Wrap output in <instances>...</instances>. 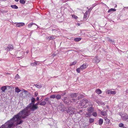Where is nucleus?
<instances>
[{
	"mask_svg": "<svg viewBox=\"0 0 128 128\" xmlns=\"http://www.w3.org/2000/svg\"><path fill=\"white\" fill-rule=\"evenodd\" d=\"M8 12V10H1L0 11V12H1V13H6L7 12Z\"/></svg>",
	"mask_w": 128,
	"mask_h": 128,
	"instance_id": "nucleus-38",
	"label": "nucleus"
},
{
	"mask_svg": "<svg viewBox=\"0 0 128 128\" xmlns=\"http://www.w3.org/2000/svg\"><path fill=\"white\" fill-rule=\"evenodd\" d=\"M87 15H86V14H84V18H87Z\"/></svg>",
	"mask_w": 128,
	"mask_h": 128,
	"instance_id": "nucleus-44",
	"label": "nucleus"
},
{
	"mask_svg": "<svg viewBox=\"0 0 128 128\" xmlns=\"http://www.w3.org/2000/svg\"><path fill=\"white\" fill-rule=\"evenodd\" d=\"M28 52H26V53H28Z\"/></svg>",
	"mask_w": 128,
	"mask_h": 128,
	"instance_id": "nucleus-56",
	"label": "nucleus"
},
{
	"mask_svg": "<svg viewBox=\"0 0 128 128\" xmlns=\"http://www.w3.org/2000/svg\"><path fill=\"white\" fill-rule=\"evenodd\" d=\"M88 10L86 11V12L84 14H86V15H88Z\"/></svg>",
	"mask_w": 128,
	"mask_h": 128,
	"instance_id": "nucleus-47",
	"label": "nucleus"
},
{
	"mask_svg": "<svg viewBox=\"0 0 128 128\" xmlns=\"http://www.w3.org/2000/svg\"><path fill=\"white\" fill-rule=\"evenodd\" d=\"M56 98L57 100H59L61 98V96L60 94H58L56 96Z\"/></svg>",
	"mask_w": 128,
	"mask_h": 128,
	"instance_id": "nucleus-26",
	"label": "nucleus"
},
{
	"mask_svg": "<svg viewBox=\"0 0 128 128\" xmlns=\"http://www.w3.org/2000/svg\"><path fill=\"white\" fill-rule=\"evenodd\" d=\"M39 102H38L36 103L35 104H34L31 107V108L29 110L32 111H34L35 110H36L38 109V107L37 106L39 104Z\"/></svg>",
	"mask_w": 128,
	"mask_h": 128,
	"instance_id": "nucleus-4",
	"label": "nucleus"
},
{
	"mask_svg": "<svg viewBox=\"0 0 128 128\" xmlns=\"http://www.w3.org/2000/svg\"><path fill=\"white\" fill-rule=\"evenodd\" d=\"M23 91L24 92H27V90H25L24 89L23 90Z\"/></svg>",
	"mask_w": 128,
	"mask_h": 128,
	"instance_id": "nucleus-52",
	"label": "nucleus"
},
{
	"mask_svg": "<svg viewBox=\"0 0 128 128\" xmlns=\"http://www.w3.org/2000/svg\"><path fill=\"white\" fill-rule=\"evenodd\" d=\"M39 98L38 97H37L36 98V100H39Z\"/></svg>",
	"mask_w": 128,
	"mask_h": 128,
	"instance_id": "nucleus-48",
	"label": "nucleus"
},
{
	"mask_svg": "<svg viewBox=\"0 0 128 128\" xmlns=\"http://www.w3.org/2000/svg\"><path fill=\"white\" fill-rule=\"evenodd\" d=\"M82 102H82V105H83L82 104H84V102L86 103H87L88 102V100H82Z\"/></svg>",
	"mask_w": 128,
	"mask_h": 128,
	"instance_id": "nucleus-30",
	"label": "nucleus"
},
{
	"mask_svg": "<svg viewBox=\"0 0 128 128\" xmlns=\"http://www.w3.org/2000/svg\"><path fill=\"white\" fill-rule=\"evenodd\" d=\"M101 59L99 58L98 56H96L93 59L92 62L94 63H96L97 64L100 61Z\"/></svg>",
	"mask_w": 128,
	"mask_h": 128,
	"instance_id": "nucleus-5",
	"label": "nucleus"
},
{
	"mask_svg": "<svg viewBox=\"0 0 128 128\" xmlns=\"http://www.w3.org/2000/svg\"><path fill=\"white\" fill-rule=\"evenodd\" d=\"M26 117L23 114L20 112L18 114L15 115L10 120L8 121L4 124L6 128H13L14 126V121L16 122V125L20 124L23 122V120H21V118L24 119Z\"/></svg>",
	"mask_w": 128,
	"mask_h": 128,
	"instance_id": "nucleus-1",
	"label": "nucleus"
},
{
	"mask_svg": "<svg viewBox=\"0 0 128 128\" xmlns=\"http://www.w3.org/2000/svg\"><path fill=\"white\" fill-rule=\"evenodd\" d=\"M92 115L95 117H96L97 116V113L96 112H94L92 113Z\"/></svg>",
	"mask_w": 128,
	"mask_h": 128,
	"instance_id": "nucleus-32",
	"label": "nucleus"
},
{
	"mask_svg": "<svg viewBox=\"0 0 128 128\" xmlns=\"http://www.w3.org/2000/svg\"><path fill=\"white\" fill-rule=\"evenodd\" d=\"M121 116L123 120L126 121L128 119V116L126 114H123Z\"/></svg>",
	"mask_w": 128,
	"mask_h": 128,
	"instance_id": "nucleus-6",
	"label": "nucleus"
},
{
	"mask_svg": "<svg viewBox=\"0 0 128 128\" xmlns=\"http://www.w3.org/2000/svg\"><path fill=\"white\" fill-rule=\"evenodd\" d=\"M103 120L100 118L99 119V124L100 125H102L103 123Z\"/></svg>",
	"mask_w": 128,
	"mask_h": 128,
	"instance_id": "nucleus-22",
	"label": "nucleus"
},
{
	"mask_svg": "<svg viewBox=\"0 0 128 128\" xmlns=\"http://www.w3.org/2000/svg\"><path fill=\"white\" fill-rule=\"evenodd\" d=\"M13 49V46L12 45H8L7 48H6V50L7 49L8 50H11Z\"/></svg>",
	"mask_w": 128,
	"mask_h": 128,
	"instance_id": "nucleus-9",
	"label": "nucleus"
},
{
	"mask_svg": "<svg viewBox=\"0 0 128 128\" xmlns=\"http://www.w3.org/2000/svg\"><path fill=\"white\" fill-rule=\"evenodd\" d=\"M10 6L12 8L15 9H17L18 8V6L15 5H11Z\"/></svg>",
	"mask_w": 128,
	"mask_h": 128,
	"instance_id": "nucleus-23",
	"label": "nucleus"
},
{
	"mask_svg": "<svg viewBox=\"0 0 128 128\" xmlns=\"http://www.w3.org/2000/svg\"><path fill=\"white\" fill-rule=\"evenodd\" d=\"M94 121V119L90 118V119L89 122L90 123H92Z\"/></svg>",
	"mask_w": 128,
	"mask_h": 128,
	"instance_id": "nucleus-33",
	"label": "nucleus"
},
{
	"mask_svg": "<svg viewBox=\"0 0 128 128\" xmlns=\"http://www.w3.org/2000/svg\"><path fill=\"white\" fill-rule=\"evenodd\" d=\"M56 37L55 36H47L46 38L47 39H48L49 40H53L55 39Z\"/></svg>",
	"mask_w": 128,
	"mask_h": 128,
	"instance_id": "nucleus-12",
	"label": "nucleus"
},
{
	"mask_svg": "<svg viewBox=\"0 0 128 128\" xmlns=\"http://www.w3.org/2000/svg\"><path fill=\"white\" fill-rule=\"evenodd\" d=\"M106 93L108 94H116V92L114 91H111L109 90H106Z\"/></svg>",
	"mask_w": 128,
	"mask_h": 128,
	"instance_id": "nucleus-7",
	"label": "nucleus"
},
{
	"mask_svg": "<svg viewBox=\"0 0 128 128\" xmlns=\"http://www.w3.org/2000/svg\"><path fill=\"white\" fill-rule=\"evenodd\" d=\"M75 110L74 108L70 107L66 111L67 113L70 116H71L75 113Z\"/></svg>",
	"mask_w": 128,
	"mask_h": 128,
	"instance_id": "nucleus-3",
	"label": "nucleus"
},
{
	"mask_svg": "<svg viewBox=\"0 0 128 128\" xmlns=\"http://www.w3.org/2000/svg\"><path fill=\"white\" fill-rule=\"evenodd\" d=\"M21 91L18 88V87H16L15 89V92H16L18 93Z\"/></svg>",
	"mask_w": 128,
	"mask_h": 128,
	"instance_id": "nucleus-15",
	"label": "nucleus"
},
{
	"mask_svg": "<svg viewBox=\"0 0 128 128\" xmlns=\"http://www.w3.org/2000/svg\"><path fill=\"white\" fill-rule=\"evenodd\" d=\"M14 0L16 2H18L19 0Z\"/></svg>",
	"mask_w": 128,
	"mask_h": 128,
	"instance_id": "nucleus-53",
	"label": "nucleus"
},
{
	"mask_svg": "<svg viewBox=\"0 0 128 128\" xmlns=\"http://www.w3.org/2000/svg\"><path fill=\"white\" fill-rule=\"evenodd\" d=\"M105 122H104V124L105 125H108L110 123V120L108 119L107 117H105L104 118Z\"/></svg>",
	"mask_w": 128,
	"mask_h": 128,
	"instance_id": "nucleus-8",
	"label": "nucleus"
},
{
	"mask_svg": "<svg viewBox=\"0 0 128 128\" xmlns=\"http://www.w3.org/2000/svg\"><path fill=\"white\" fill-rule=\"evenodd\" d=\"M6 89V86H4L1 88V90L2 91L4 92L5 90Z\"/></svg>",
	"mask_w": 128,
	"mask_h": 128,
	"instance_id": "nucleus-20",
	"label": "nucleus"
},
{
	"mask_svg": "<svg viewBox=\"0 0 128 128\" xmlns=\"http://www.w3.org/2000/svg\"><path fill=\"white\" fill-rule=\"evenodd\" d=\"M91 112H87L86 113V116L87 117H90L91 116Z\"/></svg>",
	"mask_w": 128,
	"mask_h": 128,
	"instance_id": "nucleus-27",
	"label": "nucleus"
},
{
	"mask_svg": "<svg viewBox=\"0 0 128 128\" xmlns=\"http://www.w3.org/2000/svg\"><path fill=\"white\" fill-rule=\"evenodd\" d=\"M82 96L81 98V97L78 96L77 99L74 98V99H72V101H71V102H76V100H78L79 99H81V98H82V96Z\"/></svg>",
	"mask_w": 128,
	"mask_h": 128,
	"instance_id": "nucleus-17",
	"label": "nucleus"
},
{
	"mask_svg": "<svg viewBox=\"0 0 128 128\" xmlns=\"http://www.w3.org/2000/svg\"><path fill=\"white\" fill-rule=\"evenodd\" d=\"M124 8L125 9H128V7H124Z\"/></svg>",
	"mask_w": 128,
	"mask_h": 128,
	"instance_id": "nucleus-50",
	"label": "nucleus"
},
{
	"mask_svg": "<svg viewBox=\"0 0 128 128\" xmlns=\"http://www.w3.org/2000/svg\"><path fill=\"white\" fill-rule=\"evenodd\" d=\"M34 85L38 88H40L42 87L40 84H34Z\"/></svg>",
	"mask_w": 128,
	"mask_h": 128,
	"instance_id": "nucleus-28",
	"label": "nucleus"
},
{
	"mask_svg": "<svg viewBox=\"0 0 128 128\" xmlns=\"http://www.w3.org/2000/svg\"><path fill=\"white\" fill-rule=\"evenodd\" d=\"M81 39L80 38H76L74 39V40L76 42H78Z\"/></svg>",
	"mask_w": 128,
	"mask_h": 128,
	"instance_id": "nucleus-18",
	"label": "nucleus"
},
{
	"mask_svg": "<svg viewBox=\"0 0 128 128\" xmlns=\"http://www.w3.org/2000/svg\"><path fill=\"white\" fill-rule=\"evenodd\" d=\"M95 92H96L98 94H100L102 93V91L100 89L96 90Z\"/></svg>",
	"mask_w": 128,
	"mask_h": 128,
	"instance_id": "nucleus-19",
	"label": "nucleus"
},
{
	"mask_svg": "<svg viewBox=\"0 0 128 128\" xmlns=\"http://www.w3.org/2000/svg\"><path fill=\"white\" fill-rule=\"evenodd\" d=\"M76 61L74 62H72V63L71 64H70V66H72V65H74L76 64Z\"/></svg>",
	"mask_w": 128,
	"mask_h": 128,
	"instance_id": "nucleus-34",
	"label": "nucleus"
},
{
	"mask_svg": "<svg viewBox=\"0 0 128 128\" xmlns=\"http://www.w3.org/2000/svg\"><path fill=\"white\" fill-rule=\"evenodd\" d=\"M20 3L22 4H24L25 2L24 0H20Z\"/></svg>",
	"mask_w": 128,
	"mask_h": 128,
	"instance_id": "nucleus-31",
	"label": "nucleus"
},
{
	"mask_svg": "<svg viewBox=\"0 0 128 128\" xmlns=\"http://www.w3.org/2000/svg\"><path fill=\"white\" fill-rule=\"evenodd\" d=\"M87 111L90 112H92L94 110V108L92 107V106L91 107H88L87 109Z\"/></svg>",
	"mask_w": 128,
	"mask_h": 128,
	"instance_id": "nucleus-10",
	"label": "nucleus"
},
{
	"mask_svg": "<svg viewBox=\"0 0 128 128\" xmlns=\"http://www.w3.org/2000/svg\"><path fill=\"white\" fill-rule=\"evenodd\" d=\"M71 97L72 98H76L78 95L77 93H72L70 95Z\"/></svg>",
	"mask_w": 128,
	"mask_h": 128,
	"instance_id": "nucleus-14",
	"label": "nucleus"
},
{
	"mask_svg": "<svg viewBox=\"0 0 128 128\" xmlns=\"http://www.w3.org/2000/svg\"><path fill=\"white\" fill-rule=\"evenodd\" d=\"M35 100V98L34 97H32L31 99V103L28 104L25 108L20 111L26 117L28 116L31 113H30V110H29L32 106L34 104Z\"/></svg>",
	"mask_w": 128,
	"mask_h": 128,
	"instance_id": "nucleus-2",
	"label": "nucleus"
},
{
	"mask_svg": "<svg viewBox=\"0 0 128 128\" xmlns=\"http://www.w3.org/2000/svg\"><path fill=\"white\" fill-rule=\"evenodd\" d=\"M116 10L114 8H111L109 10L108 12L109 13L111 12L115 11Z\"/></svg>",
	"mask_w": 128,
	"mask_h": 128,
	"instance_id": "nucleus-25",
	"label": "nucleus"
},
{
	"mask_svg": "<svg viewBox=\"0 0 128 128\" xmlns=\"http://www.w3.org/2000/svg\"><path fill=\"white\" fill-rule=\"evenodd\" d=\"M24 25V22L17 23L16 25V26L17 27H18L23 26Z\"/></svg>",
	"mask_w": 128,
	"mask_h": 128,
	"instance_id": "nucleus-13",
	"label": "nucleus"
},
{
	"mask_svg": "<svg viewBox=\"0 0 128 128\" xmlns=\"http://www.w3.org/2000/svg\"><path fill=\"white\" fill-rule=\"evenodd\" d=\"M32 24H29L28 25V28H31L32 26Z\"/></svg>",
	"mask_w": 128,
	"mask_h": 128,
	"instance_id": "nucleus-42",
	"label": "nucleus"
},
{
	"mask_svg": "<svg viewBox=\"0 0 128 128\" xmlns=\"http://www.w3.org/2000/svg\"><path fill=\"white\" fill-rule=\"evenodd\" d=\"M82 110H80V111L79 112H77V113L78 114H80V113H82Z\"/></svg>",
	"mask_w": 128,
	"mask_h": 128,
	"instance_id": "nucleus-45",
	"label": "nucleus"
},
{
	"mask_svg": "<svg viewBox=\"0 0 128 128\" xmlns=\"http://www.w3.org/2000/svg\"><path fill=\"white\" fill-rule=\"evenodd\" d=\"M124 125V124H123L120 123L119 124V126L120 127H123Z\"/></svg>",
	"mask_w": 128,
	"mask_h": 128,
	"instance_id": "nucleus-39",
	"label": "nucleus"
},
{
	"mask_svg": "<svg viewBox=\"0 0 128 128\" xmlns=\"http://www.w3.org/2000/svg\"><path fill=\"white\" fill-rule=\"evenodd\" d=\"M34 94H35V96L36 97V96L38 95V93H37L36 92H35Z\"/></svg>",
	"mask_w": 128,
	"mask_h": 128,
	"instance_id": "nucleus-46",
	"label": "nucleus"
},
{
	"mask_svg": "<svg viewBox=\"0 0 128 128\" xmlns=\"http://www.w3.org/2000/svg\"><path fill=\"white\" fill-rule=\"evenodd\" d=\"M80 70H81L80 69V67L79 68H77L76 69V71L77 72H78V73H79L80 72Z\"/></svg>",
	"mask_w": 128,
	"mask_h": 128,
	"instance_id": "nucleus-35",
	"label": "nucleus"
},
{
	"mask_svg": "<svg viewBox=\"0 0 128 128\" xmlns=\"http://www.w3.org/2000/svg\"><path fill=\"white\" fill-rule=\"evenodd\" d=\"M30 64L31 66H36L37 65V63L36 61H35L33 63H31Z\"/></svg>",
	"mask_w": 128,
	"mask_h": 128,
	"instance_id": "nucleus-24",
	"label": "nucleus"
},
{
	"mask_svg": "<svg viewBox=\"0 0 128 128\" xmlns=\"http://www.w3.org/2000/svg\"><path fill=\"white\" fill-rule=\"evenodd\" d=\"M46 102L45 101H42L39 104V105L41 106H44L46 105Z\"/></svg>",
	"mask_w": 128,
	"mask_h": 128,
	"instance_id": "nucleus-16",
	"label": "nucleus"
},
{
	"mask_svg": "<svg viewBox=\"0 0 128 128\" xmlns=\"http://www.w3.org/2000/svg\"><path fill=\"white\" fill-rule=\"evenodd\" d=\"M0 128H6L5 126H4V124L2 126L0 127Z\"/></svg>",
	"mask_w": 128,
	"mask_h": 128,
	"instance_id": "nucleus-43",
	"label": "nucleus"
},
{
	"mask_svg": "<svg viewBox=\"0 0 128 128\" xmlns=\"http://www.w3.org/2000/svg\"><path fill=\"white\" fill-rule=\"evenodd\" d=\"M56 96L54 95H51L50 96V98H56Z\"/></svg>",
	"mask_w": 128,
	"mask_h": 128,
	"instance_id": "nucleus-36",
	"label": "nucleus"
},
{
	"mask_svg": "<svg viewBox=\"0 0 128 128\" xmlns=\"http://www.w3.org/2000/svg\"><path fill=\"white\" fill-rule=\"evenodd\" d=\"M101 114L104 116H105L106 114V112L105 111H102L101 112Z\"/></svg>",
	"mask_w": 128,
	"mask_h": 128,
	"instance_id": "nucleus-29",
	"label": "nucleus"
},
{
	"mask_svg": "<svg viewBox=\"0 0 128 128\" xmlns=\"http://www.w3.org/2000/svg\"><path fill=\"white\" fill-rule=\"evenodd\" d=\"M10 74V73H8L6 74Z\"/></svg>",
	"mask_w": 128,
	"mask_h": 128,
	"instance_id": "nucleus-55",
	"label": "nucleus"
},
{
	"mask_svg": "<svg viewBox=\"0 0 128 128\" xmlns=\"http://www.w3.org/2000/svg\"><path fill=\"white\" fill-rule=\"evenodd\" d=\"M56 30L55 29H52V31H53V30Z\"/></svg>",
	"mask_w": 128,
	"mask_h": 128,
	"instance_id": "nucleus-54",
	"label": "nucleus"
},
{
	"mask_svg": "<svg viewBox=\"0 0 128 128\" xmlns=\"http://www.w3.org/2000/svg\"><path fill=\"white\" fill-rule=\"evenodd\" d=\"M88 66L86 64H84L82 65L80 67L81 70H82L86 68Z\"/></svg>",
	"mask_w": 128,
	"mask_h": 128,
	"instance_id": "nucleus-11",
	"label": "nucleus"
},
{
	"mask_svg": "<svg viewBox=\"0 0 128 128\" xmlns=\"http://www.w3.org/2000/svg\"><path fill=\"white\" fill-rule=\"evenodd\" d=\"M19 77V76L18 74H17L15 77V78L16 79H18Z\"/></svg>",
	"mask_w": 128,
	"mask_h": 128,
	"instance_id": "nucleus-37",
	"label": "nucleus"
},
{
	"mask_svg": "<svg viewBox=\"0 0 128 128\" xmlns=\"http://www.w3.org/2000/svg\"><path fill=\"white\" fill-rule=\"evenodd\" d=\"M49 99V98H46L44 99V100L46 102H48Z\"/></svg>",
	"mask_w": 128,
	"mask_h": 128,
	"instance_id": "nucleus-41",
	"label": "nucleus"
},
{
	"mask_svg": "<svg viewBox=\"0 0 128 128\" xmlns=\"http://www.w3.org/2000/svg\"><path fill=\"white\" fill-rule=\"evenodd\" d=\"M72 17L74 18L75 19H77L78 18V17L76 16H75V15H72Z\"/></svg>",
	"mask_w": 128,
	"mask_h": 128,
	"instance_id": "nucleus-40",
	"label": "nucleus"
},
{
	"mask_svg": "<svg viewBox=\"0 0 128 128\" xmlns=\"http://www.w3.org/2000/svg\"><path fill=\"white\" fill-rule=\"evenodd\" d=\"M108 41L109 42L113 44H114L115 43L114 41L110 38H108Z\"/></svg>",
	"mask_w": 128,
	"mask_h": 128,
	"instance_id": "nucleus-21",
	"label": "nucleus"
},
{
	"mask_svg": "<svg viewBox=\"0 0 128 128\" xmlns=\"http://www.w3.org/2000/svg\"><path fill=\"white\" fill-rule=\"evenodd\" d=\"M48 103L49 104H51V102L50 101H49V100L48 101Z\"/></svg>",
	"mask_w": 128,
	"mask_h": 128,
	"instance_id": "nucleus-49",
	"label": "nucleus"
},
{
	"mask_svg": "<svg viewBox=\"0 0 128 128\" xmlns=\"http://www.w3.org/2000/svg\"><path fill=\"white\" fill-rule=\"evenodd\" d=\"M92 8H89L88 10V11H89V10H92Z\"/></svg>",
	"mask_w": 128,
	"mask_h": 128,
	"instance_id": "nucleus-51",
	"label": "nucleus"
}]
</instances>
